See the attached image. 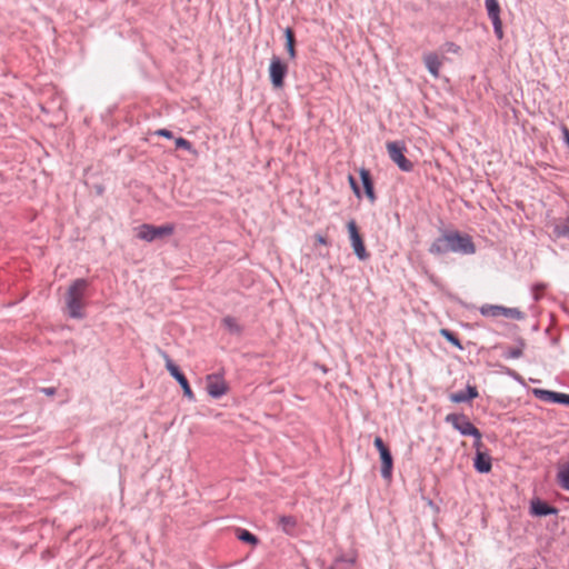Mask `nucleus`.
<instances>
[{
	"mask_svg": "<svg viewBox=\"0 0 569 569\" xmlns=\"http://www.w3.org/2000/svg\"><path fill=\"white\" fill-rule=\"evenodd\" d=\"M88 283L84 279H77L68 289L66 303L68 313L73 319H82V298Z\"/></svg>",
	"mask_w": 569,
	"mask_h": 569,
	"instance_id": "obj_1",
	"label": "nucleus"
},
{
	"mask_svg": "<svg viewBox=\"0 0 569 569\" xmlns=\"http://www.w3.org/2000/svg\"><path fill=\"white\" fill-rule=\"evenodd\" d=\"M446 422L450 423L461 436H469L475 439L473 446L479 449L482 445L481 432L470 422L463 413H450L446 417Z\"/></svg>",
	"mask_w": 569,
	"mask_h": 569,
	"instance_id": "obj_2",
	"label": "nucleus"
},
{
	"mask_svg": "<svg viewBox=\"0 0 569 569\" xmlns=\"http://www.w3.org/2000/svg\"><path fill=\"white\" fill-rule=\"evenodd\" d=\"M173 226L172 224H163L159 227H154L152 224H141L137 228V237L140 240L152 242L153 240L158 238H162L164 236H170L173 233Z\"/></svg>",
	"mask_w": 569,
	"mask_h": 569,
	"instance_id": "obj_3",
	"label": "nucleus"
},
{
	"mask_svg": "<svg viewBox=\"0 0 569 569\" xmlns=\"http://www.w3.org/2000/svg\"><path fill=\"white\" fill-rule=\"evenodd\" d=\"M479 311L483 317H506L515 320L525 319V313L518 308H508L498 305H483L480 307Z\"/></svg>",
	"mask_w": 569,
	"mask_h": 569,
	"instance_id": "obj_4",
	"label": "nucleus"
},
{
	"mask_svg": "<svg viewBox=\"0 0 569 569\" xmlns=\"http://www.w3.org/2000/svg\"><path fill=\"white\" fill-rule=\"evenodd\" d=\"M449 249L451 252H459L463 254H471L476 248L471 238L467 234L459 232H448Z\"/></svg>",
	"mask_w": 569,
	"mask_h": 569,
	"instance_id": "obj_5",
	"label": "nucleus"
},
{
	"mask_svg": "<svg viewBox=\"0 0 569 569\" xmlns=\"http://www.w3.org/2000/svg\"><path fill=\"white\" fill-rule=\"evenodd\" d=\"M387 150L390 159L399 167L400 170L405 172H409L412 170L413 166L411 161H409L405 157L406 147L402 142L392 141L387 143Z\"/></svg>",
	"mask_w": 569,
	"mask_h": 569,
	"instance_id": "obj_6",
	"label": "nucleus"
},
{
	"mask_svg": "<svg viewBox=\"0 0 569 569\" xmlns=\"http://www.w3.org/2000/svg\"><path fill=\"white\" fill-rule=\"evenodd\" d=\"M288 72V67L281 61L279 57H272L269 66V77L271 84L276 89H281L284 84V77Z\"/></svg>",
	"mask_w": 569,
	"mask_h": 569,
	"instance_id": "obj_7",
	"label": "nucleus"
},
{
	"mask_svg": "<svg viewBox=\"0 0 569 569\" xmlns=\"http://www.w3.org/2000/svg\"><path fill=\"white\" fill-rule=\"evenodd\" d=\"M347 228L350 238V243L356 257L361 261L367 260L369 258V254L366 250L365 243L358 231L355 220H350L347 224Z\"/></svg>",
	"mask_w": 569,
	"mask_h": 569,
	"instance_id": "obj_8",
	"label": "nucleus"
},
{
	"mask_svg": "<svg viewBox=\"0 0 569 569\" xmlns=\"http://www.w3.org/2000/svg\"><path fill=\"white\" fill-rule=\"evenodd\" d=\"M206 389L208 395L213 399H219L228 391V385L220 375H209L206 378Z\"/></svg>",
	"mask_w": 569,
	"mask_h": 569,
	"instance_id": "obj_9",
	"label": "nucleus"
},
{
	"mask_svg": "<svg viewBox=\"0 0 569 569\" xmlns=\"http://www.w3.org/2000/svg\"><path fill=\"white\" fill-rule=\"evenodd\" d=\"M479 396L475 386L468 385L465 390L453 392L449 396L450 401L461 403L470 401Z\"/></svg>",
	"mask_w": 569,
	"mask_h": 569,
	"instance_id": "obj_10",
	"label": "nucleus"
},
{
	"mask_svg": "<svg viewBox=\"0 0 569 569\" xmlns=\"http://www.w3.org/2000/svg\"><path fill=\"white\" fill-rule=\"evenodd\" d=\"M475 469L480 473H488L491 470V458L489 455L479 451L477 449V453L473 460Z\"/></svg>",
	"mask_w": 569,
	"mask_h": 569,
	"instance_id": "obj_11",
	"label": "nucleus"
},
{
	"mask_svg": "<svg viewBox=\"0 0 569 569\" xmlns=\"http://www.w3.org/2000/svg\"><path fill=\"white\" fill-rule=\"evenodd\" d=\"M423 62L428 71L435 77L438 78L440 73V67L441 61L439 60V57L433 53L429 52L423 56Z\"/></svg>",
	"mask_w": 569,
	"mask_h": 569,
	"instance_id": "obj_12",
	"label": "nucleus"
},
{
	"mask_svg": "<svg viewBox=\"0 0 569 569\" xmlns=\"http://www.w3.org/2000/svg\"><path fill=\"white\" fill-rule=\"evenodd\" d=\"M557 512L556 508L548 506L539 499L531 501V513L537 517L556 515Z\"/></svg>",
	"mask_w": 569,
	"mask_h": 569,
	"instance_id": "obj_13",
	"label": "nucleus"
},
{
	"mask_svg": "<svg viewBox=\"0 0 569 569\" xmlns=\"http://www.w3.org/2000/svg\"><path fill=\"white\" fill-rule=\"evenodd\" d=\"M381 477L383 479H390L392 473V456L389 449L381 450Z\"/></svg>",
	"mask_w": 569,
	"mask_h": 569,
	"instance_id": "obj_14",
	"label": "nucleus"
},
{
	"mask_svg": "<svg viewBox=\"0 0 569 569\" xmlns=\"http://www.w3.org/2000/svg\"><path fill=\"white\" fill-rule=\"evenodd\" d=\"M429 252L437 256L450 252L447 233L443 234L442 237L437 238L432 242V244L429 248Z\"/></svg>",
	"mask_w": 569,
	"mask_h": 569,
	"instance_id": "obj_15",
	"label": "nucleus"
},
{
	"mask_svg": "<svg viewBox=\"0 0 569 569\" xmlns=\"http://www.w3.org/2000/svg\"><path fill=\"white\" fill-rule=\"evenodd\" d=\"M533 395L546 402L560 403L561 402V392L545 390V389H535Z\"/></svg>",
	"mask_w": 569,
	"mask_h": 569,
	"instance_id": "obj_16",
	"label": "nucleus"
},
{
	"mask_svg": "<svg viewBox=\"0 0 569 569\" xmlns=\"http://www.w3.org/2000/svg\"><path fill=\"white\" fill-rule=\"evenodd\" d=\"M360 178L362 186L365 188L366 196L369 198L371 202L376 200L375 191H373V184L370 178L369 172L366 169H360Z\"/></svg>",
	"mask_w": 569,
	"mask_h": 569,
	"instance_id": "obj_17",
	"label": "nucleus"
},
{
	"mask_svg": "<svg viewBox=\"0 0 569 569\" xmlns=\"http://www.w3.org/2000/svg\"><path fill=\"white\" fill-rule=\"evenodd\" d=\"M557 480L562 489L569 491V460L559 467Z\"/></svg>",
	"mask_w": 569,
	"mask_h": 569,
	"instance_id": "obj_18",
	"label": "nucleus"
},
{
	"mask_svg": "<svg viewBox=\"0 0 569 569\" xmlns=\"http://www.w3.org/2000/svg\"><path fill=\"white\" fill-rule=\"evenodd\" d=\"M279 526L284 533L292 535L297 527V520L292 516H281L279 517Z\"/></svg>",
	"mask_w": 569,
	"mask_h": 569,
	"instance_id": "obj_19",
	"label": "nucleus"
},
{
	"mask_svg": "<svg viewBox=\"0 0 569 569\" xmlns=\"http://www.w3.org/2000/svg\"><path fill=\"white\" fill-rule=\"evenodd\" d=\"M162 356L166 362V368L171 375V377L174 378L176 380H178L180 377H183V373L180 371L179 367L171 360V358L164 352L162 353Z\"/></svg>",
	"mask_w": 569,
	"mask_h": 569,
	"instance_id": "obj_20",
	"label": "nucleus"
},
{
	"mask_svg": "<svg viewBox=\"0 0 569 569\" xmlns=\"http://www.w3.org/2000/svg\"><path fill=\"white\" fill-rule=\"evenodd\" d=\"M489 19L500 18V6L497 0H485Z\"/></svg>",
	"mask_w": 569,
	"mask_h": 569,
	"instance_id": "obj_21",
	"label": "nucleus"
},
{
	"mask_svg": "<svg viewBox=\"0 0 569 569\" xmlns=\"http://www.w3.org/2000/svg\"><path fill=\"white\" fill-rule=\"evenodd\" d=\"M284 37H286V48H287L289 58L295 59L296 58L295 38H293L292 30L290 28H287L284 30Z\"/></svg>",
	"mask_w": 569,
	"mask_h": 569,
	"instance_id": "obj_22",
	"label": "nucleus"
},
{
	"mask_svg": "<svg viewBox=\"0 0 569 569\" xmlns=\"http://www.w3.org/2000/svg\"><path fill=\"white\" fill-rule=\"evenodd\" d=\"M222 323L230 333L239 335L241 332V327L233 317H224Z\"/></svg>",
	"mask_w": 569,
	"mask_h": 569,
	"instance_id": "obj_23",
	"label": "nucleus"
},
{
	"mask_svg": "<svg viewBox=\"0 0 569 569\" xmlns=\"http://www.w3.org/2000/svg\"><path fill=\"white\" fill-rule=\"evenodd\" d=\"M553 232L559 238L569 237V216L563 221L555 226Z\"/></svg>",
	"mask_w": 569,
	"mask_h": 569,
	"instance_id": "obj_24",
	"label": "nucleus"
},
{
	"mask_svg": "<svg viewBox=\"0 0 569 569\" xmlns=\"http://www.w3.org/2000/svg\"><path fill=\"white\" fill-rule=\"evenodd\" d=\"M177 382L180 385V387L182 388L183 390V395L184 397H187L189 400H194V396H193V392L189 386V382L187 380V378L183 376V377H180Z\"/></svg>",
	"mask_w": 569,
	"mask_h": 569,
	"instance_id": "obj_25",
	"label": "nucleus"
},
{
	"mask_svg": "<svg viewBox=\"0 0 569 569\" xmlns=\"http://www.w3.org/2000/svg\"><path fill=\"white\" fill-rule=\"evenodd\" d=\"M440 333H441L442 337H445L455 347H457L460 350L462 349V346H461L459 339L452 332H450L447 329H441Z\"/></svg>",
	"mask_w": 569,
	"mask_h": 569,
	"instance_id": "obj_26",
	"label": "nucleus"
},
{
	"mask_svg": "<svg viewBox=\"0 0 569 569\" xmlns=\"http://www.w3.org/2000/svg\"><path fill=\"white\" fill-rule=\"evenodd\" d=\"M177 148L184 149L193 154H196V150L193 149L192 144L184 138L179 137L174 141Z\"/></svg>",
	"mask_w": 569,
	"mask_h": 569,
	"instance_id": "obj_27",
	"label": "nucleus"
},
{
	"mask_svg": "<svg viewBox=\"0 0 569 569\" xmlns=\"http://www.w3.org/2000/svg\"><path fill=\"white\" fill-rule=\"evenodd\" d=\"M493 32L498 39L503 38L502 22L500 18L491 19Z\"/></svg>",
	"mask_w": 569,
	"mask_h": 569,
	"instance_id": "obj_28",
	"label": "nucleus"
},
{
	"mask_svg": "<svg viewBox=\"0 0 569 569\" xmlns=\"http://www.w3.org/2000/svg\"><path fill=\"white\" fill-rule=\"evenodd\" d=\"M238 538L241 541H246V542H249V543H252V545H256L258 542L257 537L254 535H252L251 532H249L248 530H242L240 532V535L238 536Z\"/></svg>",
	"mask_w": 569,
	"mask_h": 569,
	"instance_id": "obj_29",
	"label": "nucleus"
},
{
	"mask_svg": "<svg viewBox=\"0 0 569 569\" xmlns=\"http://www.w3.org/2000/svg\"><path fill=\"white\" fill-rule=\"evenodd\" d=\"M357 561V555L353 553L351 555L350 557H346V556H340L338 557L336 560H335V563L338 565V563H341V562H346L350 566L355 565Z\"/></svg>",
	"mask_w": 569,
	"mask_h": 569,
	"instance_id": "obj_30",
	"label": "nucleus"
},
{
	"mask_svg": "<svg viewBox=\"0 0 569 569\" xmlns=\"http://www.w3.org/2000/svg\"><path fill=\"white\" fill-rule=\"evenodd\" d=\"M349 183H350V187H351L352 191L355 192V194L359 198L361 196L360 189L352 176H349Z\"/></svg>",
	"mask_w": 569,
	"mask_h": 569,
	"instance_id": "obj_31",
	"label": "nucleus"
},
{
	"mask_svg": "<svg viewBox=\"0 0 569 569\" xmlns=\"http://www.w3.org/2000/svg\"><path fill=\"white\" fill-rule=\"evenodd\" d=\"M373 443L377 450L379 451V455L381 453V450L388 449L380 437H376Z\"/></svg>",
	"mask_w": 569,
	"mask_h": 569,
	"instance_id": "obj_32",
	"label": "nucleus"
},
{
	"mask_svg": "<svg viewBox=\"0 0 569 569\" xmlns=\"http://www.w3.org/2000/svg\"><path fill=\"white\" fill-rule=\"evenodd\" d=\"M156 134L159 137L167 138V139L172 138V132L167 129H159L156 131Z\"/></svg>",
	"mask_w": 569,
	"mask_h": 569,
	"instance_id": "obj_33",
	"label": "nucleus"
},
{
	"mask_svg": "<svg viewBox=\"0 0 569 569\" xmlns=\"http://www.w3.org/2000/svg\"><path fill=\"white\" fill-rule=\"evenodd\" d=\"M561 134L563 141L569 146V129L566 126L561 127Z\"/></svg>",
	"mask_w": 569,
	"mask_h": 569,
	"instance_id": "obj_34",
	"label": "nucleus"
},
{
	"mask_svg": "<svg viewBox=\"0 0 569 569\" xmlns=\"http://www.w3.org/2000/svg\"><path fill=\"white\" fill-rule=\"evenodd\" d=\"M520 356H521V350L520 349H512L507 355V357L511 358V359L519 358Z\"/></svg>",
	"mask_w": 569,
	"mask_h": 569,
	"instance_id": "obj_35",
	"label": "nucleus"
},
{
	"mask_svg": "<svg viewBox=\"0 0 569 569\" xmlns=\"http://www.w3.org/2000/svg\"><path fill=\"white\" fill-rule=\"evenodd\" d=\"M447 47H448V49H447V50H448V51H450V52H455V53H456V52H458V50H459V47H458V46H456V44H455V43H452V42L447 43Z\"/></svg>",
	"mask_w": 569,
	"mask_h": 569,
	"instance_id": "obj_36",
	"label": "nucleus"
},
{
	"mask_svg": "<svg viewBox=\"0 0 569 569\" xmlns=\"http://www.w3.org/2000/svg\"><path fill=\"white\" fill-rule=\"evenodd\" d=\"M316 240L320 244H328L327 239L322 234H316Z\"/></svg>",
	"mask_w": 569,
	"mask_h": 569,
	"instance_id": "obj_37",
	"label": "nucleus"
},
{
	"mask_svg": "<svg viewBox=\"0 0 569 569\" xmlns=\"http://www.w3.org/2000/svg\"><path fill=\"white\" fill-rule=\"evenodd\" d=\"M560 403L569 406V395L562 393L561 395V402Z\"/></svg>",
	"mask_w": 569,
	"mask_h": 569,
	"instance_id": "obj_38",
	"label": "nucleus"
},
{
	"mask_svg": "<svg viewBox=\"0 0 569 569\" xmlns=\"http://www.w3.org/2000/svg\"><path fill=\"white\" fill-rule=\"evenodd\" d=\"M46 395L48 396H52L54 393V389L53 388H46L42 390Z\"/></svg>",
	"mask_w": 569,
	"mask_h": 569,
	"instance_id": "obj_39",
	"label": "nucleus"
}]
</instances>
